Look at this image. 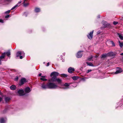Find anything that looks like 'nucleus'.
Listing matches in <instances>:
<instances>
[{"label": "nucleus", "mask_w": 123, "mask_h": 123, "mask_svg": "<svg viewBox=\"0 0 123 123\" xmlns=\"http://www.w3.org/2000/svg\"><path fill=\"white\" fill-rule=\"evenodd\" d=\"M41 86L43 89H55L59 88V87L55 83L52 82H49L46 84L43 82L41 84Z\"/></svg>", "instance_id": "nucleus-1"}, {"label": "nucleus", "mask_w": 123, "mask_h": 123, "mask_svg": "<svg viewBox=\"0 0 123 123\" xmlns=\"http://www.w3.org/2000/svg\"><path fill=\"white\" fill-rule=\"evenodd\" d=\"M25 55V53L23 51H18L16 53V56L17 57L19 56L20 59H22Z\"/></svg>", "instance_id": "nucleus-2"}, {"label": "nucleus", "mask_w": 123, "mask_h": 123, "mask_svg": "<svg viewBox=\"0 0 123 123\" xmlns=\"http://www.w3.org/2000/svg\"><path fill=\"white\" fill-rule=\"evenodd\" d=\"M93 31H92L90 32L87 35L88 38L90 40H91L92 38Z\"/></svg>", "instance_id": "nucleus-3"}, {"label": "nucleus", "mask_w": 123, "mask_h": 123, "mask_svg": "<svg viewBox=\"0 0 123 123\" xmlns=\"http://www.w3.org/2000/svg\"><path fill=\"white\" fill-rule=\"evenodd\" d=\"M83 52V51H80L78 52L76 55V57L78 58L81 57L82 56V52Z\"/></svg>", "instance_id": "nucleus-4"}, {"label": "nucleus", "mask_w": 123, "mask_h": 123, "mask_svg": "<svg viewBox=\"0 0 123 123\" xmlns=\"http://www.w3.org/2000/svg\"><path fill=\"white\" fill-rule=\"evenodd\" d=\"M122 71V70L121 68L117 67V68L116 72L114 74H117L121 73Z\"/></svg>", "instance_id": "nucleus-5"}, {"label": "nucleus", "mask_w": 123, "mask_h": 123, "mask_svg": "<svg viewBox=\"0 0 123 123\" xmlns=\"http://www.w3.org/2000/svg\"><path fill=\"white\" fill-rule=\"evenodd\" d=\"M56 79V77L53 76L51 79L49 80L48 81L49 82H52L55 81Z\"/></svg>", "instance_id": "nucleus-6"}, {"label": "nucleus", "mask_w": 123, "mask_h": 123, "mask_svg": "<svg viewBox=\"0 0 123 123\" xmlns=\"http://www.w3.org/2000/svg\"><path fill=\"white\" fill-rule=\"evenodd\" d=\"M18 93L20 95L22 96L25 94L24 91L23 90H20L18 92Z\"/></svg>", "instance_id": "nucleus-7"}, {"label": "nucleus", "mask_w": 123, "mask_h": 123, "mask_svg": "<svg viewBox=\"0 0 123 123\" xmlns=\"http://www.w3.org/2000/svg\"><path fill=\"white\" fill-rule=\"evenodd\" d=\"M75 70L73 68L71 67L69 68L68 70V72L69 73H71L73 72Z\"/></svg>", "instance_id": "nucleus-8"}, {"label": "nucleus", "mask_w": 123, "mask_h": 123, "mask_svg": "<svg viewBox=\"0 0 123 123\" xmlns=\"http://www.w3.org/2000/svg\"><path fill=\"white\" fill-rule=\"evenodd\" d=\"M59 75V73L56 72H53L51 73V76L52 77V76H55L56 77V76H58Z\"/></svg>", "instance_id": "nucleus-9"}, {"label": "nucleus", "mask_w": 123, "mask_h": 123, "mask_svg": "<svg viewBox=\"0 0 123 123\" xmlns=\"http://www.w3.org/2000/svg\"><path fill=\"white\" fill-rule=\"evenodd\" d=\"M108 56H114L115 55V53L112 52H111L107 53Z\"/></svg>", "instance_id": "nucleus-10"}, {"label": "nucleus", "mask_w": 123, "mask_h": 123, "mask_svg": "<svg viewBox=\"0 0 123 123\" xmlns=\"http://www.w3.org/2000/svg\"><path fill=\"white\" fill-rule=\"evenodd\" d=\"M6 120V118L4 119L3 118H1L0 119V123H5Z\"/></svg>", "instance_id": "nucleus-11"}, {"label": "nucleus", "mask_w": 123, "mask_h": 123, "mask_svg": "<svg viewBox=\"0 0 123 123\" xmlns=\"http://www.w3.org/2000/svg\"><path fill=\"white\" fill-rule=\"evenodd\" d=\"M26 82V80L25 79V78H22L21 80L20 83L21 85H22Z\"/></svg>", "instance_id": "nucleus-12"}, {"label": "nucleus", "mask_w": 123, "mask_h": 123, "mask_svg": "<svg viewBox=\"0 0 123 123\" xmlns=\"http://www.w3.org/2000/svg\"><path fill=\"white\" fill-rule=\"evenodd\" d=\"M25 91L26 93H27L30 92L31 91V90L30 87H27L25 88Z\"/></svg>", "instance_id": "nucleus-13"}, {"label": "nucleus", "mask_w": 123, "mask_h": 123, "mask_svg": "<svg viewBox=\"0 0 123 123\" xmlns=\"http://www.w3.org/2000/svg\"><path fill=\"white\" fill-rule=\"evenodd\" d=\"M5 53L4 52V53H2V55L0 56V59L1 60V59L4 58L5 57Z\"/></svg>", "instance_id": "nucleus-14"}, {"label": "nucleus", "mask_w": 123, "mask_h": 123, "mask_svg": "<svg viewBox=\"0 0 123 123\" xmlns=\"http://www.w3.org/2000/svg\"><path fill=\"white\" fill-rule=\"evenodd\" d=\"M102 24L104 25L105 27L106 26L108 25V24L107 22L105 21H103L102 22Z\"/></svg>", "instance_id": "nucleus-15"}, {"label": "nucleus", "mask_w": 123, "mask_h": 123, "mask_svg": "<svg viewBox=\"0 0 123 123\" xmlns=\"http://www.w3.org/2000/svg\"><path fill=\"white\" fill-rule=\"evenodd\" d=\"M87 65L91 66H93V64L91 62H86Z\"/></svg>", "instance_id": "nucleus-16"}, {"label": "nucleus", "mask_w": 123, "mask_h": 123, "mask_svg": "<svg viewBox=\"0 0 123 123\" xmlns=\"http://www.w3.org/2000/svg\"><path fill=\"white\" fill-rule=\"evenodd\" d=\"M107 54H104L102 55L101 57V58H104L106 57H108Z\"/></svg>", "instance_id": "nucleus-17"}, {"label": "nucleus", "mask_w": 123, "mask_h": 123, "mask_svg": "<svg viewBox=\"0 0 123 123\" xmlns=\"http://www.w3.org/2000/svg\"><path fill=\"white\" fill-rule=\"evenodd\" d=\"M10 88L12 90H14L16 88V86L14 85H12L10 86Z\"/></svg>", "instance_id": "nucleus-18"}, {"label": "nucleus", "mask_w": 123, "mask_h": 123, "mask_svg": "<svg viewBox=\"0 0 123 123\" xmlns=\"http://www.w3.org/2000/svg\"><path fill=\"white\" fill-rule=\"evenodd\" d=\"M40 11V9L39 8L36 7L35 9V11L36 12H39Z\"/></svg>", "instance_id": "nucleus-19"}, {"label": "nucleus", "mask_w": 123, "mask_h": 123, "mask_svg": "<svg viewBox=\"0 0 123 123\" xmlns=\"http://www.w3.org/2000/svg\"><path fill=\"white\" fill-rule=\"evenodd\" d=\"M56 81L57 82L58 84H61V83L62 80L59 78L56 79Z\"/></svg>", "instance_id": "nucleus-20"}, {"label": "nucleus", "mask_w": 123, "mask_h": 123, "mask_svg": "<svg viewBox=\"0 0 123 123\" xmlns=\"http://www.w3.org/2000/svg\"><path fill=\"white\" fill-rule=\"evenodd\" d=\"M118 35L119 37L121 40L123 39V37L121 34L118 33Z\"/></svg>", "instance_id": "nucleus-21"}, {"label": "nucleus", "mask_w": 123, "mask_h": 123, "mask_svg": "<svg viewBox=\"0 0 123 123\" xmlns=\"http://www.w3.org/2000/svg\"><path fill=\"white\" fill-rule=\"evenodd\" d=\"M10 98L9 97H6L5 99V101L7 102L9 101V100L10 99Z\"/></svg>", "instance_id": "nucleus-22"}, {"label": "nucleus", "mask_w": 123, "mask_h": 123, "mask_svg": "<svg viewBox=\"0 0 123 123\" xmlns=\"http://www.w3.org/2000/svg\"><path fill=\"white\" fill-rule=\"evenodd\" d=\"M72 78L74 80H77L78 79V77L75 76L73 77Z\"/></svg>", "instance_id": "nucleus-23"}, {"label": "nucleus", "mask_w": 123, "mask_h": 123, "mask_svg": "<svg viewBox=\"0 0 123 123\" xmlns=\"http://www.w3.org/2000/svg\"><path fill=\"white\" fill-rule=\"evenodd\" d=\"M93 57V56L92 55H91L88 58V60L89 61H91Z\"/></svg>", "instance_id": "nucleus-24"}, {"label": "nucleus", "mask_w": 123, "mask_h": 123, "mask_svg": "<svg viewBox=\"0 0 123 123\" xmlns=\"http://www.w3.org/2000/svg\"><path fill=\"white\" fill-rule=\"evenodd\" d=\"M13 0H5L4 2H8V3H10Z\"/></svg>", "instance_id": "nucleus-25"}, {"label": "nucleus", "mask_w": 123, "mask_h": 123, "mask_svg": "<svg viewBox=\"0 0 123 123\" xmlns=\"http://www.w3.org/2000/svg\"><path fill=\"white\" fill-rule=\"evenodd\" d=\"M5 54H6V55L8 57H9L10 55V53L9 51H8L7 52H6L5 53Z\"/></svg>", "instance_id": "nucleus-26"}, {"label": "nucleus", "mask_w": 123, "mask_h": 123, "mask_svg": "<svg viewBox=\"0 0 123 123\" xmlns=\"http://www.w3.org/2000/svg\"><path fill=\"white\" fill-rule=\"evenodd\" d=\"M119 45L120 47L121 48H122L123 46V43H121L120 41H119Z\"/></svg>", "instance_id": "nucleus-27"}, {"label": "nucleus", "mask_w": 123, "mask_h": 123, "mask_svg": "<svg viewBox=\"0 0 123 123\" xmlns=\"http://www.w3.org/2000/svg\"><path fill=\"white\" fill-rule=\"evenodd\" d=\"M40 80H43L44 81H46L47 80L46 79L44 78H43L42 77H41L40 78Z\"/></svg>", "instance_id": "nucleus-28"}, {"label": "nucleus", "mask_w": 123, "mask_h": 123, "mask_svg": "<svg viewBox=\"0 0 123 123\" xmlns=\"http://www.w3.org/2000/svg\"><path fill=\"white\" fill-rule=\"evenodd\" d=\"M24 4V6L25 7H26L27 6H28L29 4V3H23Z\"/></svg>", "instance_id": "nucleus-29"}, {"label": "nucleus", "mask_w": 123, "mask_h": 123, "mask_svg": "<svg viewBox=\"0 0 123 123\" xmlns=\"http://www.w3.org/2000/svg\"><path fill=\"white\" fill-rule=\"evenodd\" d=\"M69 84L67 83H65L64 85V86L66 87H68L69 86Z\"/></svg>", "instance_id": "nucleus-30"}, {"label": "nucleus", "mask_w": 123, "mask_h": 123, "mask_svg": "<svg viewBox=\"0 0 123 123\" xmlns=\"http://www.w3.org/2000/svg\"><path fill=\"white\" fill-rule=\"evenodd\" d=\"M18 5H16L14 6L11 9V10H12L14 9L16 7H18Z\"/></svg>", "instance_id": "nucleus-31"}, {"label": "nucleus", "mask_w": 123, "mask_h": 123, "mask_svg": "<svg viewBox=\"0 0 123 123\" xmlns=\"http://www.w3.org/2000/svg\"><path fill=\"white\" fill-rule=\"evenodd\" d=\"M110 42L112 44V45L113 46H115V45L114 42L112 41H110Z\"/></svg>", "instance_id": "nucleus-32"}, {"label": "nucleus", "mask_w": 123, "mask_h": 123, "mask_svg": "<svg viewBox=\"0 0 123 123\" xmlns=\"http://www.w3.org/2000/svg\"><path fill=\"white\" fill-rule=\"evenodd\" d=\"M21 1H19L18 2V3H17V4H16V5H18V6H19V4H20L21 3Z\"/></svg>", "instance_id": "nucleus-33"}, {"label": "nucleus", "mask_w": 123, "mask_h": 123, "mask_svg": "<svg viewBox=\"0 0 123 123\" xmlns=\"http://www.w3.org/2000/svg\"><path fill=\"white\" fill-rule=\"evenodd\" d=\"M118 23V22H116V21H114L113 22V24L114 25H116Z\"/></svg>", "instance_id": "nucleus-34"}, {"label": "nucleus", "mask_w": 123, "mask_h": 123, "mask_svg": "<svg viewBox=\"0 0 123 123\" xmlns=\"http://www.w3.org/2000/svg\"><path fill=\"white\" fill-rule=\"evenodd\" d=\"M76 83H74L72 85V86L73 87H75L76 86Z\"/></svg>", "instance_id": "nucleus-35"}, {"label": "nucleus", "mask_w": 123, "mask_h": 123, "mask_svg": "<svg viewBox=\"0 0 123 123\" xmlns=\"http://www.w3.org/2000/svg\"><path fill=\"white\" fill-rule=\"evenodd\" d=\"M92 71V70H88L86 72V73H88L91 71Z\"/></svg>", "instance_id": "nucleus-36"}, {"label": "nucleus", "mask_w": 123, "mask_h": 123, "mask_svg": "<svg viewBox=\"0 0 123 123\" xmlns=\"http://www.w3.org/2000/svg\"><path fill=\"white\" fill-rule=\"evenodd\" d=\"M10 12V10H8L7 11L5 12V13H9Z\"/></svg>", "instance_id": "nucleus-37"}, {"label": "nucleus", "mask_w": 123, "mask_h": 123, "mask_svg": "<svg viewBox=\"0 0 123 123\" xmlns=\"http://www.w3.org/2000/svg\"><path fill=\"white\" fill-rule=\"evenodd\" d=\"M18 77L17 76L14 79V80L15 81L18 80Z\"/></svg>", "instance_id": "nucleus-38"}, {"label": "nucleus", "mask_w": 123, "mask_h": 123, "mask_svg": "<svg viewBox=\"0 0 123 123\" xmlns=\"http://www.w3.org/2000/svg\"><path fill=\"white\" fill-rule=\"evenodd\" d=\"M62 76L64 77H67V75L66 74H62Z\"/></svg>", "instance_id": "nucleus-39"}, {"label": "nucleus", "mask_w": 123, "mask_h": 123, "mask_svg": "<svg viewBox=\"0 0 123 123\" xmlns=\"http://www.w3.org/2000/svg\"><path fill=\"white\" fill-rule=\"evenodd\" d=\"M10 16V15H8L6 16L5 17V18H7Z\"/></svg>", "instance_id": "nucleus-40"}, {"label": "nucleus", "mask_w": 123, "mask_h": 123, "mask_svg": "<svg viewBox=\"0 0 123 123\" xmlns=\"http://www.w3.org/2000/svg\"><path fill=\"white\" fill-rule=\"evenodd\" d=\"M0 22L3 23V20L2 19H0Z\"/></svg>", "instance_id": "nucleus-41"}, {"label": "nucleus", "mask_w": 123, "mask_h": 123, "mask_svg": "<svg viewBox=\"0 0 123 123\" xmlns=\"http://www.w3.org/2000/svg\"><path fill=\"white\" fill-rule=\"evenodd\" d=\"M49 62H48L47 63V66H49Z\"/></svg>", "instance_id": "nucleus-42"}, {"label": "nucleus", "mask_w": 123, "mask_h": 123, "mask_svg": "<svg viewBox=\"0 0 123 123\" xmlns=\"http://www.w3.org/2000/svg\"><path fill=\"white\" fill-rule=\"evenodd\" d=\"M41 77H42V78H45L46 77V76H41Z\"/></svg>", "instance_id": "nucleus-43"}, {"label": "nucleus", "mask_w": 123, "mask_h": 123, "mask_svg": "<svg viewBox=\"0 0 123 123\" xmlns=\"http://www.w3.org/2000/svg\"><path fill=\"white\" fill-rule=\"evenodd\" d=\"M69 88L68 87H63V88L64 89H66L67 88Z\"/></svg>", "instance_id": "nucleus-44"}, {"label": "nucleus", "mask_w": 123, "mask_h": 123, "mask_svg": "<svg viewBox=\"0 0 123 123\" xmlns=\"http://www.w3.org/2000/svg\"><path fill=\"white\" fill-rule=\"evenodd\" d=\"M2 60H1L0 59V65L1 64V61Z\"/></svg>", "instance_id": "nucleus-45"}, {"label": "nucleus", "mask_w": 123, "mask_h": 123, "mask_svg": "<svg viewBox=\"0 0 123 123\" xmlns=\"http://www.w3.org/2000/svg\"><path fill=\"white\" fill-rule=\"evenodd\" d=\"M2 100V98L1 97H0V102Z\"/></svg>", "instance_id": "nucleus-46"}, {"label": "nucleus", "mask_w": 123, "mask_h": 123, "mask_svg": "<svg viewBox=\"0 0 123 123\" xmlns=\"http://www.w3.org/2000/svg\"><path fill=\"white\" fill-rule=\"evenodd\" d=\"M41 74H41V73L39 74V76H41Z\"/></svg>", "instance_id": "nucleus-47"}, {"label": "nucleus", "mask_w": 123, "mask_h": 123, "mask_svg": "<svg viewBox=\"0 0 123 123\" xmlns=\"http://www.w3.org/2000/svg\"><path fill=\"white\" fill-rule=\"evenodd\" d=\"M120 55H123V52L120 54Z\"/></svg>", "instance_id": "nucleus-48"}, {"label": "nucleus", "mask_w": 123, "mask_h": 123, "mask_svg": "<svg viewBox=\"0 0 123 123\" xmlns=\"http://www.w3.org/2000/svg\"><path fill=\"white\" fill-rule=\"evenodd\" d=\"M26 0H24L23 3H25V2Z\"/></svg>", "instance_id": "nucleus-49"}, {"label": "nucleus", "mask_w": 123, "mask_h": 123, "mask_svg": "<svg viewBox=\"0 0 123 123\" xmlns=\"http://www.w3.org/2000/svg\"><path fill=\"white\" fill-rule=\"evenodd\" d=\"M95 58H97L98 57V56L97 55H96L95 56Z\"/></svg>", "instance_id": "nucleus-50"}, {"label": "nucleus", "mask_w": 123, "mask_h": 123, "mask_svg": "<svg viewBox=\"0 0 123 123\" xmlns=\"http://www.w3.org/2000/svg\"><path fill=\"white\" fill-rule=\"evenodd\" d=\"M26 14V13H25L24 14V15H25V14Z\"/></svg>", "instance_id": "nucleus-51"}, {"label": "nucleus", "mask_w": 123, "mask_h": 123, "mask_svg": "<svg viewBox=\"0 0 123 123\" xmlns=\"http://www.w3.org/2000/svg\"><path fill=\"white\" fill-rule=\"evenodd\" d=\"M1 93V92H0V93Z\"/></svg>", "instance_id": "nucleus-52"}]
</instances>
